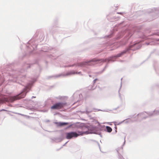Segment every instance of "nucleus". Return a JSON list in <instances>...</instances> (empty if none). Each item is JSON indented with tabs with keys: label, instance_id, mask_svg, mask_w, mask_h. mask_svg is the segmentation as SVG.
I'll return each instance as SVG.
<instances>
[{
	"label": "nucleus",
	"instance_id": "nucleus-39",
	"mask_svg": "<svg viewBox=\"0 0 159 159\" xmlns=\"http://www.w3.org/2000/svg\"><path fill=\"white\" fill-rule=\"evenodd\" d=\"M155 70L157 72V71L156 70V69L155 68Z\"/></svg>",
	"mask_w": 159,
	"mask_h": 159
},
{
	"label": "nucleus",
	"instance_id": "nucleus-14",
	"mask_svg": "<svg viewBox=\"0 0 159 159\" xmlns=\"http://www.w3.org/2000/svg\"><path fill=\"white\" fill-rule=\"evenodd\" d=\"M132 122V121L131 119L129 118H128L123 120V121L120 122H114V123H116L117 125H119L121 124L123 122H124L125 123V124H127L128 123Z\"/></svg>",
	"mask_w": 159,
	"mask_h": 159
},
{
	"label": "nucleus",
	"instance_id": "nucleus-18",
	"mask_svg": "<svg viewBox=\"0 0 159 159\" xmlns=\"http://www.w3.org/2000/svg\"><path fill=\"white\" fill-rule=\"evenodd\" d=\"M92 111V110H89L88 107H86V111H81V112L83 113H85L87 114H88L89 113L91 112Z\"/></svg>",
	"mask_w": 159,
	"mask_h": 159
},
{
	"label": "nucleus",
	"instance_id": "nucleus-44",
	"mask_svg": "<svg viewBox=\"0 0 159 159\" xmlns=\"http://www.w3.org/2000/svg\"><path fill=\"white\" fill-rule=\"evenodd\" d=\"M122 78H121V80H122Z\"/></svg>",
	"mask_w": 159,
	"mask_h": 159
},
{
	"label": "nucleus",
	"instance_id": "nucleus-35",
	"mask_svg": "<svg viewBox=\"0 0 159 159\" xmlns=\"http://www.w3.org/2000/svg\"><path fill=\"white\" fill-rule=\"evenodd\" d=\"M125 139H124V144L123 145L125 144Z\"/></svg>",
	"mask_w": 159,
	"mask_h": 159
},
{
	"label": "nucleus",
	"instance_id": "nucleus-17",
	"mask_svg": "<svg viewBox=\"0 0 159 159\" xmlns=\"http://www.w3.org/2000/svg\"><path fill=\"white\" fill-rule=\"evenodd\" d=\"M123 149L122 148H118L116 149V151L117 152L118 154L119 159H123V157L119 153V151H118L120 150V149Z\"/></svg>",
	"mask_w": 159,
	"mask_h": 159
},
{
	"label": "nucleus",
	"instance_id": "nucleus-9",
	"mask_svg": "<svg viewBox=\"0 0 159 159\" xmlns=\"http://www.w3.org/2000/svg\"><path fill=\"white\" fill-rule=\"evenodd\" d=\"M75 74H78L82 75L81 72H75V71L72 70L70 71L67 72L66 73H61L58 75H55L52 76L50 77L49 78L54 77L55 78H57L61 77H65L68 76L69 75H74Z\"/></svg>",
	"mask_w": 159,
	"mask_h": 159
},
{
	"label": "nucleus",
	"instance_id": "nucleus-8",
	"mask_svg": "<svg viewBox=\"0 0 159 159\" xmlns=\"http://www.w3.org/2000/svg\"><path fill=\"white\" fill-rule=\"evenodd\" d=\"M27 44H30L29 46H26L28 51L31 53L33 50H35L37 48L38 44L35 43L34 40L33 39L30 40Z\"/></svg>",
	"mask_w": 159,
	"mask_h": 159
},
{
	"label": "nucleus",
	"instance_id": "nucleus-34",
	"mask_svg": "<svg viewBox=\"0 0 159 159\" xmlns=\"http://www.w3.org/2000/svg\"><path fill=\"white\" fill-rule=\"evenodd\" d=\"M105 69L106 68H104V69H103L102 70V72H103L105 70Z\"/></svg>",
	"mask_w": 159,
	"mask_h": 159
},
{
	"label": "nucleus",
	"instance_id": "nucleus-36",
	"mask_svg": "<svg viewBox=\"0 0 159 159\" xmlns=\"http://www.w3.org/2000/svg\"><path fill=\"white\" fill-rule=\"evenodd\" d=\"M36 97H35V96H32V97H31V98H35Z\"/></svg>",
	"mask_w": 159,
	"mask_h": 159
},
{
	"label": "nucleus",
	"instance_id": "nucleus-38",
	"mask_svg": "<svg viewBox=\"0 0 159 159\" xmlns=\"http://www.w3.org/2000/svg\"><path fill=\"white\" fill-rule=\"evenodd\" d=\"M97 110L98 111H101V110L100 109H97Z\"/></svg>",
	"mask_w": 159,
	"mask_h": 159
},
{
	"label": "nucleus",
	"instance_id": "nucleus-28",
	"mask_svg": "<svg viewBox=\"0 0 159 159\" xmlns=\"http://www.w3.org/2000/svg\"><path fill=\"white\" fill-rule=\"evenodd\" d=\"M97 80H98V79L97 78L95 79L93 81V83L94 84L96 82V81Z\"/></svg>",
	"mask_w": 159,
	"mask_h": 159
},
{
	"label": "nucleus",
	"instance_id": "nucleus-7",
	"mask_svg": "<svg viewBox=\"0 0 159 159\" xmlns=\"http://www.w3.org/2000/svg\"><path fill=\"white\" fill-rule=\"evenodd\" d=\"M159 115V110H154L153 111L146 112H144L137 115V116H140L143 119H144L148 117H151L153 116Z\"/></svg>",
	"mask_w": 159,
	"mask_h": 159
},
{
	"label": "nucleus",
	"instance_id": "nucleus-5",
	"mask_svg": "<svg viewBox=\"0 0 159 159\" xmlns=\"http://www.w3.org/2000/svg\"><path fill=\"white\" fill-rule=\"evenodd\" d=\"M124 34H125V38L124 40L121 43V45H125L127 43V41L133 34V32L131 30H126L123 32L118 33L116 37V39H118L122 37Z\"/></svg>",
	"mask_w": 159,
	"mask_h": 159
},
{
	"label": "nucleus",
	"instance_id": "nucleus-3",
	"mask_svg": "<svg viewBox=\"0 0 159 159\" xmlns=\"http://www.w3.org/2000/svg\"><path fill=\"white\" fill-rule=\"evenodd\" d=\"M96 127L90 125V124H85L82 127V129L84 131H78V134L76 132L72 131L66 133V138L67 139H70L73 138H76L80 135H82L85 134H88L92 133H99V132L95 130Z\"/></svg>",
	"mask_w": 159,
	"mask_h": 159
},
{
	"label": "nucleus",
	"instance_id": "nucleus-10",
	"mask_svg": "<svg viewBox=\"0 0 159 159\" xmlns=\"http://www.w3.org/2000/svg\"><path fill=\"white\" fill-rule=\"evenodd\" d=\"M66 105V102H56L51 106V108L52 109L58 110L63 108Z\"/></svg>",
	"mask_w": 159,
	"mask_h": 159
},
{
	"label": "nucleus",
	"instance_id": "nucleus-11",
	"mask_svg": "<svg viewBox=\"0 0 159 159\" xmlns=\"http://www.w3.org/2000/svg\"><path fill=\"white\" fill-rule=\"evenodd\" d=\"M72 97L74 100L76 102L80 101L83 98L82 94L78 92H76L75 93Z\"/></svg>",
	"mask_w": 159,
	"mask_h": 159
},
{
	"label": "nucleus",
	"instance_id": "nucleus-6",
	"mask_svg": "<svg viewBox=\"0 0 159 159\" xmlns=\"http://www.w3.org/2000/svg\"><path fill=\"white\" fill-rule=\"evenodd\" d=\"M94 122L95 123H97V124L98 125L97 126H94L90 124V125L95 127L96 128L95 129V130L97 131L98 132H99V134L94 133V134L99 135L100 137H102V135L101 134V131H106L108 133H110L112 131V129L110 126H107L106 128H105V126L104 125L101 126L100 125L99 123L97 121H95Z\"/></svg>",
	"mask_w": 159,
	"mask_h": 159
},
{
	"label": "nucleus",
	"instance_id": "nucleus-26",
	"mask_svg": "<svg viewBox=\"0 0 159 159\" xmlns=\"http://www.w3.org/2000/svg\"><path fill=\"white\" fill-rule=\"evenodd\" d=\"M68 141H67V142H66L62 146H61V148H60V149H61V148H62L63 146H65V145L67 143V142H68Z\"/></svg>",
	"mask_w": 159,
	"mask_h": 159
},
{
	"label": "nucleus",
	"instance_id": "nucleus-4",
	"mask_svg": "<svg viewBox=\"0 0 159 159\" xmlns=\"http://www.w3.org/2000/svg\"><path fill=\"white\" fill-rule=\"evenodd\" d=\"M36 80V79L35 78L32 79L25 87L20 93L16 95L11 97L10 98V101L11 102H13L16 100L20 99V98H24L26 96V93L29 91L33 84Z\"/></svg>",
	"mask_w": 159,
	"mask_h": 159
},
{
	"label": "nucleus",
	"instance_id": "nucleus-19",
	"mask_svg": "<svg viewBox=\"0 0 159 159\" xmlns=\"http://www.w3.org/2000/svg\"><path fill=\"white\" fill-rule=\"evenodd\" d=\"M31 65L27 63H25L23 66L24 69L28 68L31 66Z\"/></svg>",
	"mask_w": 159,
	"mask_h": 159
},
{
	"label": "nucleus",
	"instance_id": "nucleus-15",
	"mask_svg": "<svg viewBox=\"0 0 159 159\" xmlns=\"http://www.w3.org/2000/svg\"><path fill=\"white\" fill-rule=\"evenodd\" d=\"M49 30L50 33L52 34H55L57 31V28L54 27H51L49 28Z\"/></svg>",
	"mask_w": 159,
	"mask_h": 159
},
{
	"label": "nucleus",
	"instance_id": "nucleus-21",
	"mask_svg": "<svg viewBox=\"0 0 159 159\" xmlns=\"http://www.w3.org/2000/svg\"><path fill=\"white\" fill-rule=\"evenodd\" d=\"M124 21H122L119 24H118L115 25L116 27H120L121 26H122L123 25H125L124 24Z\"/></svg>",
	"mask_w": 159,
	"mask_h": 159
},
{
	"label": "nucleus",
	"instance_id": "nucleus-25",
	"mask_svg": "<svg viewBox=\"0 0 159 159\" xmlns=\"http://www.w3.org/2000/svg\"><path fill=\"white\" fill-rule=\"evenodd\" d=\"M142 37L143 38V39H148V38L146 37L145 35H143L142 36Z\"/></svg>",
	"mask_w": 159,
	"mask_h": 159
},
{
	"label": "nucleus",
	"instance_id": "nucleus-43",
	"mask_svg": "<svg viewBox=\"0 0 159 159\" xmlns=\"http://www.w3.org/2000/svg\"><path fill=\"white\" fill-rule=\"evenodd\" d=\"M89 76L90 77H91V75H89Z\"/></svg>",
	"mask_w": 159,
	"mask_h": 159
},
{
	"label": "nucleus",
	"instance_id": "nucleus-32",
	"mask_svg": "<svg viewBox=\"0 0 159 159\" xmlns=\"http://www.w3.org/2000/svg\"><path fill=\"white\" fill-rule=\"evenodd\" d=\"M7 111L5 109H2L1 110H0V111Z\"/></svg>",
	"mask_w": 159,
	"mask_h": 159
},
{
	"label": "nucleus",
	"instance_id": "nucleus-33",
	"mask_svg": "<svg viewBox=\"0 0 159 159\" xmlns=\"http://www.w3.org/2000/svg\"><path fill=\"white\" fill-rule=\"evenodd\" d=\"M108 66V64H107L106 66L104 67V68H106Z\"/></svg>",
	"mask_w": 159,
	"mask_h": 159
},
{
	"label": "nucleus",
	"instance_id": "nucleus-41",
	"mask_svg": "<svg viewBox=\"0 0 159 159\" xmlns=\"http://www.w3.org/2000/svg\"><path fill=\"white\" fill-rule=\"evenodd\" d=\"M71 126V125H69V126L68 127H70V126Z\"/></svg>",
	"mask_w": 159,
	"mask_h": 159
},
{
	"label": "nucleus",
	"instance_id": "nucleus-22",
	"mask_svg": "<svg viewBox=\"0 0 159 159\" xmlns=\"http://www.w3.org/2000/svg\"><path fill=\"white\" fill-rule=\"evenodd\" d=\"M145 44L147 45H154L155 43L153 41H152L151 42L146 43H145Z\"/></svg>",
	"mask_w": 159,
	"mask_h": 159
},
{
	"label": "nucleus",
	"instance_id": "nucleus-23",
	"mask_svg": "<svg viewBox=\"0 0 159 159\" xmlns=\"http://www.w3.org/2000/svg\"><path fill=\"white\" fill-rule=\"evenodd\" d=\"M7 100L5 98H0V104L4 102L5 101H7Z\"/></svg>",
	"mask_w": 159,
	"mask_h": 159
},
{
	"label": "nucleus",
	"instance_id": "nucleus-12",
	"mask_svg": "<svg viewBox=\"0 0 159 159\" xmlns=\"http://www.w3.org/2000/svg\"><path fill=\"white\" fill-rule=\"evenodd\" d=\"M148 12L149 13L154 12L155 13H157L158 15L159 14V8H154L152 9H149L148 10Z\"/></svg>",
	"mask_w": 159,
	"mask_h": 159
},
{
	"label": "nucleus",
	"instance_id": "nucleus-1",
	"mask_svg": "<svg viewBox=\"0 0 159 159\" xmlns=\"http://www.w3.org/2000/svg\"><path fill=\"white\" fill-rule=\"evenodd\" d=\"M138 45V47L136 46V49H138L140 48L141 47V45H139V44H137L136 43L134 44L133 45H130L129 46V47L128 48H126L125 50L123 51L122 52H121L120 53H118L116 55L112 56L110 57L109 58H106L105 59H97L96 60L95 59H93L90 61H84L82 62L81 63H75L72 65H69L68 66H64V67H73V66H75V67H83L85 66L86 65H91L90 64V63L92 62H96L97 61H100L101 62H105L107 61L108 62H109L110 61H111L113 62L114 61V59H116V58L120 57H121L126 52H128L129 50L131 49V48L134 46H135L136 45Z\"/></svg>",
	"mask_w": 159,
	"mask_h": 159
},
{
	"label": "nucleus",
	"instance_id": "nucleus-16",
	"mask_svg": "<svg viewBox=\"0 0 159 159\" xmlns=\"http://www.w3.org/2000/svg\"><path fill=\"white\" fill-rule=\"evenodd\" d=\"M154 35L159 36V30H156L150 36H152ZM155 40L156 41H159V39H155Z\"/></svg>",
	"mask_w": 159,
	"mask_h": 159
},
{
	"label": "nucleus",
	"instance_id": "nucleus-30",
	"mask_svg": "<svg viewBox=\"0 0 159 159\" xmlns=\"http://www.w3.org/2000/svg\"><path fill=\"white\" fill-rule=\"evenodd\" d=\"M111 35V34H110V35H108L106 36V37H107L110 38Z\"/></svg>",
	"mask_w": 159,
	"mask_h": 159
},
{
	"label": "nucleus",
	"instance_id": "nucleus-27",
	"mask_svg": "<svg viewBox=\"0 0 159 159\" xmlns=\"http://www.w3.org/2000/svg\"><path fill=\"white\" fill-rule=\"evenodd\" d=\"M124 13L123 12H118L117 13V14L122 15Z\"/></svg>",
	"mask_w": 159,
	"mask_h": 159
},
{
	"label": "nucleus",
	"instance_id": "nucleus-40",
	"mask_svg": "<svg viewBox=\"0 0 159 159\" xmlns=\"http://www.w3.org/2000/svg\"><path fill=\"white\" fill-rule=\"evenodd\" d=\"M13 113H15V114H18L17 113H16V112H14Z\"/></svg>",
	"mask_w": 159,
	"mask_h": 159
},
{
	"label": "nucleus",
	"instance_id": "nucleus-24",
	"mask_svg": "<svg viewBox=\"0 0 159 159\" xmlns=\"http://www.w3.org/2000/svg\"><path fill=\"white\" fill-rule=\"evenodd\" d=\"M68 124V123H67V122H60L59 123V125L60 126H64V125H66Z\"/></svg>",
	"mask_w": 159,
	"mask_h": 159
},
{
	"label": "nucleus",
	"instance_id": "nucleus-29",
	"mask_svg": "<svg viewBox=\"0 0 159 159\" xmlns=\"http://www.w3.org/2000/svg\"><path fill=\"white\" fill-rule=\"evenodd\" d=\"M114 128L116 129L115 132H116V133L117 132V130H116L117 127H116V126H115L114 127Z\"/></svg>",
	"mask_w": 159,
	"mask_h": 159
},
{
	"label": "nucleus",
	"instance_id": "nucleus-37",
	"mask_svg": "<svg viewBox=\"0 0 159 159\" xmlns=\"http://www.w3.org/2000/svg\"><path fill=\"white\" fill-rule=\"evenodd\" d=\"M49 121V120H47L46 121V122H48Z\"/></svg>",
	"mask_w": 159,
	"mask_h": 159
},
{
	"label": "nucleus",
	"instance_id": "nucleus-2",
	"mask_svg": "<svg viewBox=\"0 0 159 159\" xmlns=\"http://www.w3.org/2000/svg\"><path fill=\"white\" fill-rule=\"evenodd\" d=\"M2 72V75L0 78V82L4 81L5 77L8 75L12 78L9 80V82L17 83L20 84H21V82L24 81L25 78V71L23 69H21L19 71H13V73L12 74L11 72L6 69L4 71L3 70Z\"/></svg>",
	"mask_w": 159,
	"mask_h": 159
},
{
	"label": "nucleus",
	"instance_id": "nucleus-13",
	"mask_svg": "<svg viewBox=\"0 0 159 159\" xmlns=\"http://www.w3.org/2000/svg\"><path fill=\"white\" fill-rule=\"evenodd\" d=\"M63 139L62 137H55L51 138L52 140L56 143H58L61 141Z\"/></svg>",
	"mask_w": 159,
	"mask_h": 159
},
{
	"label": "nucleus",
	"instance_id": "nucleus-42",
	"mask_svg": "<svg viewBox=\"0 0 159 159\" xmlns=\"http://www.w3.org/2000/svg\"><path fill=\"white\" fill-rule=\"evenodd\" d=\"M18 114H20V115H21V114H19V113H18Z\"/></svg>",
	"mask_w": 159,
	"mask_h": 159
},
{
	"label": "nucleus",
	"instance_id": "nucleus-31",
	"mask_svg": "<svg viewBox=\"0 0 159 159\" xmlns=\"http://www.w3.org/2000/svg\"><path fill=\"white\" fill-rule=\"evenodd\" d=\"M121 86H122V81H121V82L120 88V89L119 90H119H120V89L121 87Z\"/></svg>",
	"mask_w": 159,
	"mask_h": 159
},
{
	"label": "nucleus",
	"instance_id": "nucleus-20",
	"mask_svg": "<svg viewBox=\"0 0 159 159\" xmlns=\"http://www.w3.org/2000/svg\"><path fill=\"white\" fill-rule=\"evenodd\" d=\"M107 19L110 21L112 22L113 21V20H115L116 19V17L115 16H113L112 18H110L109 16H107Z\"/></svg>",
	"mask_w": 159,
	"mask_h": 159
}]
</instances>
